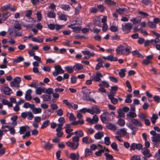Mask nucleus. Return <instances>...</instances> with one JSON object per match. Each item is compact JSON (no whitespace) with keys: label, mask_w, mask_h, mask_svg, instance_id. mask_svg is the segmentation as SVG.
I'll use <instances>...</instances> for the list:
<instances>
[{"label":"nucleus","mask_w":160,"mask_h":160,"mask_svg":"<svg viewBox=\"0 0 160 160\" xmlns=\"http://www.w3.org/2000/svg\"><path fill=\"white\" fill-rule=\"evenodd\" d=\"M82 93L83 94V95L82 96V98L84 100L90 101L91 102H93L94 103H96V101L92 98H90L89 95H88L87 93H85V91H83Z\"/></svg>","instance_id":"nucleus-10"},{"label":"nucleus","mask_w":160,"mask_h":160,"mask_svg":"<svg viewBox=\"0 0 160 160\" xmlns=\"http://www.w3.org/2000/svg\"><path fill=\"white\" fill-rule=\"evenodd\" d=\"M68 27L72 28L73 31L75 32H79L81 30L80 27H72V26H68Z\"/></svg>","instance_id":"nucleus-47"},{"label":"nucleus","mask_w":160,"mask_h":160,"mask_svg":"<svg viewBox=\"0 0 160 160\" xmlns=\"http://www.w3.org/2000/svg\"><path fill=\"white\" fill-rule=\"evenodd\" d=\"M75 134H76V136L78 137L79 138L82 137L84 136L83 132L81 130H77L75 132Z\"/></svg>","instance_id":"nucleus-46"},{"label":"nucleus","mask_w":160,"mask_h":160,"mask_svg":"<svg viewBox=\"0 0 160 160\" xmlns=\"http://www.w3.org/2000/svg\"><path fill=\"white\" fill-rule=\"evenodd\" d=\"M105 2L107 4L110 6L115 5L116 4L115 2L112 1L111 0H106L105 1Z\"/></svg>","instance_id":"nucleus-54"},{"label":"nucleus","mask_w":160,"mask_h":160,"mask_svg":"<svg viewBox=\"0 0 160 160\" xmlns=\"http://www.w3.org/2000/svg\"><path fill=\"white\" fill-rule=\"evenodd\" d=\"M100 118L102 122L104 123L107 124L109 121H111L110 114L106 111L101 115Z\"/></svg>","instance_id":"nucleus-1"},{"label":"nucleus","mask_w":160,"mask_h":160,"mask_svg":"<svg viewBox=\"0 0 160 160\" xmlns=\"http://www.w3.org/2000/svg\"><path fill=\"white\" fill-rule=\"evenodd\" d=\"M82 8V6L80 4H78V6L75 8V14L76 15H78Z\"/></svg>","instance_id":"nucleus-58"},{"label":"nucleus","mask_w":160,"mask_h":160,"mask_svg":"<svg viewBox=\"0 0 160 160\" xmlns=\"http://www.w3.org/2000/svg\"><path fill=\"white\" fill-rule=\"evenodd\" d=\"M131 47L128 45L126 47L124 46L122 55H128L131 52Z\"/></svg>","instance_id":"nucleus-13"},{"label":"nucleus","mask_w":160,"mask_h":160,"mask_svg":"<svg viewBox=\"0 0 160 160\" xmlns=\"http://www.w3.org/2000/svg\"><path fill=\"white\" fill-rule=\"evenodd\" d=\"M24 60V58L23 57L19 56L18 57L17 59H14L13 60V62L14 64H16L23 61Z\"/></svg>","instance_id":"nucleus-36"},{"label":"nucleus","mask_w":160,"mask_h":160,"mask_svg":"<svg viewBox=\"0 0 160 160\" xmlns=\"http://www.w3.org/2000/svg\"><path fill=\"white\" fill-rule=\"evenodd\" d=\"M101 20L100 18L99 17H98L94 18L93 20V22L94 24L96 26L101 27H102Z\"/></svg>","instance_id":"nucleus-21"},{"label":"nucleus","mask_w":160,"mask_h":160,"mask_svg":"<svg viewBox=\"0 0 160 160\" xmlns=\"http://www.w3.org/2000/svg\"><path fill=\"white\" fill-rule=\"evenodd\" d=\"M158 118V117L157 114H152V116L151 118V121L153 124H154L156 123V120Z\"/></svg>","instance_id":"nucleus-39"},{"label":"nucleus","mask_w":160,"mask_h":160,"mask_svg":"<svg viewBox=\"0 0 160 160\" xmlns=\"http://www.w3.org/2000/svg\"><path fill=\"white\" fill-rule=\"evenodd\" d=\"M118 117H123L125 116V113L122 109H120L118 111Z\"/></svg>","instance_id":"nucleus-60"},{"label":"nucleus","mask_w":160,"mask_h":160,"mask_svg":"<svg viewBox=\"0 0 160 160\" xmlns=\"http://www.w3.org/2000/svg\"><path fill=\"white\" fill-rule=\"evenodd\" d=\"M11 4L8 3L7 5H5L1 8V10L2 12L5 11L9 9L10 7Z\"/></svg>","instance_id":"nucleus-56"},{"label":"nucleus","mask_w":160,"mask_h":160,"mask_svg":"<svg viewBox=\"0 0 160 160\" xmlns=\"http://www.w3.org/2000/svg\"><path fill=\"white\" fill-rule=\"evenodd\" d=\"M126 71V68L122 69L120 70V72L118 73V74L120 77L122 78L125 76V72Z\"/></svg>","instance_id":"nucleus-43"},{"label":"nucleus","mask_w":160,"mask_h":160,"mask_svg":"<svg viewBox=\"0 0 160 160\" xmlns=\"http://www.w3.org/2000/svg\"><path fill=\"white\" fill-rule=\"evenodd\" d=\"M73 67L74 68V69L75 71L81 70L83 68V65L80 63L76 64Z\"/></svg>","instance_id":"nucleus-30"},{"label":"nucleus","mask_w":160,"mask_h":160,"mask_svg":"<svg viewBox=\"0 0 160 160\" xmlns=\"http://www.w3.org/2000/svg\"><path fill=\"white\" fill-rule=\"evenodd\" d=\"M132 95L131 94H128L126 96V99L125 100V102L126 103H130L132 102V100L131 99L132 97Z\"/></svg>","instance_id":"nucleus-35"},{"label":"nucleus","mask_w":160,"mask_h":160,"mask_svg":"<svg viewBox=\"0 0 160 160\" xmlns=\"http://www.w3.org/2000/svg\"><path fill=\"white\" fill-rule=\"evenodd\" d=\"M127 11V9L125 8H119L117 10V12L120 14H122L124 12Z\"/></svg>","instance_id":"nucleus-62"},{"label":"nucleus","mask_w":160,"mask_h":160,"mask_svg":"<svg viewBox=\"0 0 160 160\" xmlns=\"http://www.w3.org/2000/svg\"><path fill=\"white\" fill-rule=\"evenodd\" d=\"M108 96L112 103L114 105L117 103L118 102V100L117 98H114L113 95L112 94H108Z\"/></svg>","instance_id":"nucleus-18"},{"label":"nucleus","mask_w":160,"mask_h":160,"mask_svg":"<svg viewBox=\"0 0 160 160\" xmlns=\"http://www.w3.org/2000/svg\"><path fill=\"white\" fill-rule=\"evenodd\" d=\"M148 26L150 28H155L156 27V25L153 21H148Z\"/></svg>","instance_id":"nucleus-50"},{"label":"nucleus","mask_w":160,"mask_h":160,"mask_svg":"<svg viewBox=\"0 0 160 160\" xmlns=\"http://www.w3.org/2000/svg\"><path fill=\"white\" fill-rule=\"evenodd\" d=\"M42 110L40 108H35L32 112L34 114L40 113L41 112Z\"/></svg>","instance_id":"nucleus-57"},{"label":"nucleus","mask_w":160,"mask_h":160,"mask_svg":"<svg viewBox=\"0 0 160 160\" xmlns=\"http://www.w3.org/2000/svg\"><path fill=\"white\" fill-rule=\"evenodd\" d=\"M106 127L107 129L112 131H116L117 129L116 126L111 123H109Z\"/></svg>","instance_id":"nucleus-17"},{"label":"nucleus","mask_w":160,"mask_h":160,"mask_svg":"<svg viewBox=\"0 0 160 160\" xmlns=\"http://www.w3.org/2000/svg\"><path fill=\"white\" fill-rule=\"evenodd\" d=\"M124 46L121 44H119L116 49V53L117 54L122 55Z\"/></svg>","instance_id":"nucleus-16"},{"label":"nucleus","mask_w":160,"mask_h":160,"mask_svg":"<svg viewBox=\"0 0 160 160\" xmlns=\"http://www.w3.org/2000/svg\"><path fill=\"white\" fill-rule=\"evenodd\" d=\"M62 129V127H58V128H57L56 129V131L57 132L56 134L58 137H61L62 136L63 133L61 131Z\"/></svg>","instance_id":"nucleus-23"},{"label":"nucleus","mask_w":160,"mask_h":160,"mask_svg":"<svg viewBox=\"0 0 160 160\" xmlns=\"http://www.w3.org/2000/svg\"><path fill=\"white\" fill-rule=\"evenodd\" d=\"M4 127H6L8 128V130L10 131V133L12 135H14L15 133V130L14 129V127H12L10 126H2V128Z\"/></svg>","instance_id":"nucleus-22"},{"label":"nucleus","mask_w":160,"mask_h":160,"mask_svg":"<svg viewBox=\"0 0 160 160\" xmlns=\"http://www.w3.org/2000/svg\"><path fill=\"white\" fill-rule=\"evenodd\" d=\"M44 93H46L48 94H51L53 92V89L52 88H48L46 89L44 88Z\"/></svg>","instance_id":"nucleus-64"},{"label":"nucleus","mask_w":160,"mask_h":160,"mask_svg":"<svg viewBox=\"0 0 160 160\" xmlns=\"http://www.w3.org/2000/svg\"><path fill=\"white\" fill-rule=\"evenodd\" d=\"M80 158V156L78 152L76 153H72L70 154L69 158L72 160H78Z\"/></svg>","instance_id":"nucleus-15"},{"label":"nucleus","mask_w":160,"mask_h":160,"mask_svg":"<svg viewBox=\"0 0 160 160\" xmlns=\"http://www.w3.org/2000/svg\"><path fill=\"white\" fill-rule=\"evenodd\" d=\"M112 148L116 151H118V146L116 143L115 142H113L111 145Z\"/></svg>","instance_id":"nucleus-61"},{"label":"nucleus","mask_w":160,"mask_h":160,"mask_svg":"<svg viewBox=\"0 0 160 160\" xmlns=\"http://www.w3.org/2000/svg\"><path fill=\"white\" fill-rule=\"evenodd\" d=\"M65 69L69 73H72L74 71V68L71 66H67L65 67Z\"/></svg>","instance_id":"nucleus-32"},{"label":"nucleus","mask_w":160,"mask_h":160,"mask_svg":"<svg viewBox=\"0 0 160 160\" xmlns=\"http://www.w3.org/2000/svg\"><path fill=\"white\" fill-rule=\"evenodd\" d=\"M142 148V145L141 143H132L130 146V151L134 150L135 149L141 150Z\"/></svg>","instance_id":"nucleus-7"},{"label":"nucleus","mask_w":160,"mask_h":160,"mask_svg":"<svg viewBox=\"0 0 160 160\" xmlns=\"http://www.w3.org/2000/svg\"><path fill=\"white\" fill-rule=\"evenodd\" d=\"M93 153L91 151V149H90L88 148H86L85 150V156L87 157L88 156H89L92 155Z\"/></svg>","instance_id":"nucleus-40"},{"label":"nucleus","mask_w":160,"mask_h":160,"mask_svg":"<svg viewBox=\"0 0 160 160\" xmlns=\"http://www.w3.org/2000/svg\"><path fill=\"white\" fill-rule=\"evenodd\" d=\"M2 102L4 105H7L8 107H11L13 106V104H12L9 102L7 100L3 99H2Z\"/></svg>","instance_id":"nucleus-31"},{"label":"nucleus","mask_w":160,"mask_h":160,"mask_svg":"<svg viewBox=\"0 0 160 160\" xmlns=\"http://www.w3.org/2000/svg\"><path fill=\"white\" fill-rule=\"evenodd\" d=\"M33 118V115L31 111L28 112L27 113V119L28 120H32Z\"/></svg>","instance_id":"nucleus-59"},{"label":"nucleus","mask_w":160,"mask_h":160,"mask_svg":"<svg viewBox=\"0 0 160 160\" xmlns=\"http://www.w3.org/2000/svg\"><path fill=\"white\" fill-rule=\"evenodd\" d=\"M84 123V120L82 119H79L78 121H74L72 122V124L73 125H76L78 124L82 125Z\"/></svg>","instance_id":"nucleus-26"},{"label":"nucleus","mask_w":160,"mask_h":160,"mask_svg":"<svg viewBox=\"0 0 160 160\" xmlns=\"http://www.w3.org/2000/svg\"><path fill=\"white\" fill-rule=\"evenodd\" d=\"M50 121L49 120H48L44 121L42 124L41 127V129H44L48 126L50 124Z\"/></svg>","instance_id":"nucleus-45"},{"label":"nucleus","mask_w":160,"mask_h":160,"mask_svg":"<svg viewBox=\"0 0 160 160\" xmlns=\"http://www.w3.org/2000/svg\"><path fill=\"white\" fill-rule=\"evenodd\" d=\"M104 143L107 145H110L111 142L110 140V138L108 137H106L104 138Z\"/></svg>","instance_id":"nucleus-63"},{"label":"nucleus","mask_w":160,"mask_h":160,"mask_svg":"<svg viewBox=\"0 0 160 160\" xmlns=\"http://www.w3.org/2000/svg\"><path fill=\"white\" fill-rule=\"evenodd\" d=\"M32 90L31 89H28L26 92L25 96V99L28 101H30L32 99V97L31 95Z\"/></svg>","instance_id":"nucleus-14"},{"label":"nucleus","mask_w":160,"mask_h":160,"mask_svg":"<svg viewBox=\"0 0 160 160\" xmlns=\"http://www.w3.org/2000/svg\"><path fill=\"white\" fill-rule=\"evenodd\" d=\"M104 136L103 132H98L96 133L94 135V137L97 139H100Z\"/></svg>","instance_id":"nucleus-27"},{"label":"nucleus","mask_w":160,"mask_h":160,"mask_svg":"<svg viewBox=\"0 0 160 160\" xmlns=\"http://www.w3.org/2000/svg\"><path fill=\"white\" fill-rule=\"evenodd\" d=\"M21 79L19 77H15L13 79V81L11 82L10 83V86L11 87H15L19 88V84L21 82Z\"/></svg>","instance_id":"nucleus-4"},{"label":"nucleus","mask_w":160,"mask_h":160,"mask_svg":"<svg viewBox=\"0 0 160 160\" xmlns=\"http://www.w3.org/2000/svg\"><path fill=\"white\" fill-rule=\"evenodd\" d=\"M44 88L38 87L36 90V93L37 94L40 95L42 92L44 93Z\"/></svg>","instance_id":"nucleus-33"},{"label":"nucleus","mask_w":160,"mask_h":160,"mask_svg":"<svg viewBox=\"0 0 160 160\" xmlns=\"http://www.w3.org/2000/svg\"><path fill=\"white\" fill-rule=\"evenodd\" d=\"M53 147L52 144L50 143L49 142L46 143L44 147V149L46 150H49L51 149Z\"/></svg>","instance_id":"nucleus-28"},{"label":"nucleus","mask_w":160,"mask_h":160,"mask_svg":"<svg viewBox=\"0 0 160 160\" xmlns=\"http://www.w3.org/2000/svg\"><path fill=\"white\" fill-rule=\"evenodd\" d=\"M117 132L119 134L122 136L125 135L127 134L126 129L124 128L119 129Z\"/></svg>","instance_id":"nucleus-41"},{"label":"nucleus","mask_w":160,"mask_h":160,"mask_svg":"<svg viewBox=\"0 0 160 160\" xmlns=\"http://www.w3.org/2000/svg\"><path fill=\"white\" fill-rule=\"evenodd\" d=\"M28 128V127L27 126H22L20 127L19 128V131L20 134H24Z\"/></svg>","instance_id":"nucleus-25"},{"label":"nucleus","mask_w":160,"mask_h":160,"mask_svg":"<svg viewBox=\"0 0 160 160\" xmlns=\"http://www.w3.org/2000/svg\"><path fill=\"white\" fill-rule=\"evenodd\" d=\"M41 97L44 101H50L51 100V96L49 95H42L41 96Z\"/></svg>","instance_id":"nucleus-29"},{"label":"nucleus","mask_w":160,"mask_h":160,"mask_svg":"<svg viewBox=\"0 0 160 160\" xmlns=\"http://www.w3.org/2000/svg\"><path fill=\"white\" fill-rule=\"evenodd\" d=\"M160 43V39L158 38H156L154 39L151 40V43L153 45H155L156 44Z\"/></svg>","instance_id":"nucleus-52"},{"label":"nucleus","mask_w":160,"mask_h":160,"mask_svg":"<svg viewBox=\"0 0 160 160\" xmlns=\"http://www.w3.org/2000/svg\"><path fill=\"white\" fill-rule=\"evenodd\" d=\"M141 150L142 153L147 158H149L152 156V154L150 153V150L148 148H144Z\"/></svg>","instance_id":"nucleus-11"},{"label":"nucleus","mask_w":160,"mask_h":160,"mask_svg":"<svg viewBox=\"0 0 160 160\" xmlns=\"http://www.w3.org/2000/svg\"><path fill=\"white\" fill-rule=\"evenodd\" d=\"M66 145L73 150L77 149L78 147L79 143H75L72 142H68L66 143Z\"/></svg>","instance_id":"nucleus-8"},{"label":"nucleus","mask_w":160,"mask_h":160,"mask_svg":"<svg viewBox=\"0 0 160 160\" xmlns=\"http://www.w3.org/2000/svg\"><path fill=\"white\" fill-rule=\"evenodd\" d=\"M92 141L90 142V140H88V137L86 136L82 138V143L83 144H88L93 142V140Z\"/></svg>","instance_id":"nucleus-20"},{"label":"nucleus","mask_w":160,"mask_h":160,"mask_svg":"<svg viewBox=\"0 0 160 160\" xmlns=\"http://www.w3.org/2000/svg\"><path fill=\"white\" fill-rule=\"evenodd\" d=\"M59 18L61 20H63L65 21H66L67 20V15L64 14H62L61 15H59Z\"/></svg>","instance_id":"nucleus-55"},{"label":"nucleus","mask_w":160,"mask_h":160,"mask_svg":"<svg viewBox=\"0 0 160 160\" xmlns=\"http://www.w3.org/2000/svg\"><path fill=\"white\" fill-rule=\"evenodd\" d=\"M58 121L60 123L57 124L58 127H62L63 124L65 122L64 118L62 117H60L58 119Z\"/></svg>","instance_id":"nucleus-24"},{"label":"nucleus","mask_w":160,"mask_h":160,"mask_svg":"<svg viewBox=\"0 0 160 160\" xmlns=\"http://www.w3.org/2000/svg\"><path fill=\"white\" fill-rule=\"evenodd\" d=\"M139 118L142 121L144 120L147 118V115L144 113H141L138 115Z\"/></svg>","instance_id":"nucleus-49"},{"label":"nucleus","mask_w":160,"mask_h":160,"mask_svg":"<svg viewBox=\"0 0 160 160\" xmlns=\"http://www.w3.org/2000/svg\"><path fill=\"white\" fill-rule=\"evenodd\" d=\"M91 77L92 81L101 82L102 81L101 78L103 77V76L101 73L97 72L95 74H93Z\"/></svg>","instance_id":"nucleus-2"},{"label":"nucleus","mask_w":160,"mask_h":160,"mask_svg":"<svg viewBox=\"0 0 160 160\" xmlns=\"http://www.w3.org/2000/svg\"><path fill=\"white\" fill-rule=\"evenodd\" d=\"M60 8L65 11H69L70 8V7L69 5L62 4L60 6Z\"/></svg>","instance_id":"nucleus-44"},{"label":"nucleus","mask_w":160,"mask_h":160,"mask_svg":"<svg viewBox=\"0 0 160 160\" xmlns=\"http://www.w3.org/2000/svg\"><path fill=\"white\" fill-rule=\"evenodd\" d=\"M32 40L33 41L41 43L43 41L44 39L43 38H37L35 37H33L32 38Z\"/></svg>","instance_id":"nucleus-51"},{"label":"nucleus","mask_w":160,"mask_h":160,"mask_svg":"<svg viewBox=\"0 0 160 160\" xmlns=\"http://www.w3.org/2000/svg\"><path fill=\"white\" fill-rule=\"evenodd\" d=\"M15 22V23L14 25V28L18 30H20L21 29V24L19 23V21L18 20H16Z\"/></svg>","instance_id":"nucleus-38"},{"label":"nucleus","mask_w":160,"mask_h":160,"mask_svg":"<svg viewBox=\"0 0 160 160\" xmlns=\"http://www.w3.org/2000/svg\"><path fill=\"white\" fill-rule=\"evenodd\" d=\"M127 116L128 118H133L137 117V114L134 112H130L127 114Z\"/></svg>","instance_id":"nucleus-37"},{"label":"nucleus","mask_w":160,"mask_h":160,"mask_svg":"<svg viewBox=\"0 0 160 160\" xmlns=\"http://www.w3.org/2000/svg\"><path fill=\"white\" fill-rule=\"evenodd\" d=\"M131 122L135 126L141 127L142 126L141 122L137 119H132L131 120Z\"/></svg>","instance_id":"nucleus-19"},{"label":"nucleus","mask_w":160,"mask_h":160,"mask_svg":"<svg viewBox=\"0 0 160 160\" xmlns=\"http://www.w3.org/2000/svg\"><path fill=\"white\" fill-rule=\"evenodd\" d=\"M82 52L84 55H88L89 56L93 57L94 56L95 53L93 52H91L88 50L82 51Z\"/></svg>","instance_id":"nucleus-42"},{"label":"nucleus","mask_w":160,"mask_h":160,"mask_svg":"<svg viewBox=\"0 0 160 160\" xmlns=\"http://www.w3.org/2000/svg\"><path fill=\"white\" fill-rule=\"evenodd\" d=\"M47 17L50 18H55L56 13L53 11H49L47 13Z\"/></svg>","instance_id":"nucleus-34"},{"label":"nucleus","mask_w":160,"mask_h":160,"mask_svg":"<svg viewBox=\"0 0 160 160\" xmlns=\"http://www.w3.org/2000/svg\"><path fill=\"white\" fill-rule=\"evenodd\" d=\"M3 93L7 95H10L13 93L12 90L8 87H2Z\"/></svg>","instance_id":"nucleus-12"},{"label":"nucleus","mask_w":160,"mask_h":160,"mask_svg":"<svg viewBox=\"0 0 160 160\" xmlns=\"http://www.w3.org/2000/svg\"><path fill=\"white\" fill-rule=\"evenodd\" d=\"M89 110L90 111L89 113L92 115H94V113L98 114L101 112L100 110L96 106L92 107L90 109H89Z\"/></svg>","instance_id":"nucleus-9"},{"label":"nucleus","mask_w":160,"mask_h":160,"mask_svg":"<svg viewBox=\"0 0 160 160\" xmlns=\"http://www.w3.org/2000/svg\"><path fill=\"white\" fill-rule=\"evenodd\" d=\"M132 25L130 23H126L125 25L122 24V29L123 32L125 33H128L130 32L132 28Z\"/></svg>","instance_id":"nucleus-3"},{"label":"nucleus","mask_w":160,"mask_h":160,"mask_svg":"<svg viewBox=\"0 0 160 160\" xmlns=\"http://www.w3.org/2000/svg\"><path fill=\"white\" fill-rule=\"evenodd\" d=\"M141 19L138 18H134L130 20V21L132 22L134 24H136L141 22Z\"/></svg>","instance_id":"nucleus-53"},{"label":"nucleus","mask_w":160,"mask_h":160,"mask_svg":"<svg viewBox=\"0 0 160 160\" xmlns=\"http://www.w3.org/2000/svg\"><path fill=\"white\" fill-rule=\"evenodd\" d=\"M117 124L121 127H123L125 124V121L124 119L119 118L117 122Z\"/></svg>","instance_id":"nucleus-48"},{"label":"nucleus","mask_w":160,"mask_h":160,"mask_svg":"<svg viewBox=\"0 0 160 160\" xmlns=\"http://www.w3.org/2000/svg\"><path fill=\"white\" fill-rule=\"evenodd\" d=\"M151 138L154 146L157 147L158 144L160 143V134H157L156 135L152 136Z\"/></svg>","instance_id":"nucleus-6"},{"label":"nucleus","mask_w":160,"mask_h":160,"mask_svg":"<svg viewBox=\"0 0 160 160\" xmlns=\"http://www.w3.org/2000/svg\"><path fill=\"white\" fill-rule=\"evenodd\" d=\"M55 71L53 72V75L54 77L57 76L59 74H61L64 73V71L60 65H58L55 67Z\"/></svg>","instance_id":"nucleus-5"}]
</instances>
